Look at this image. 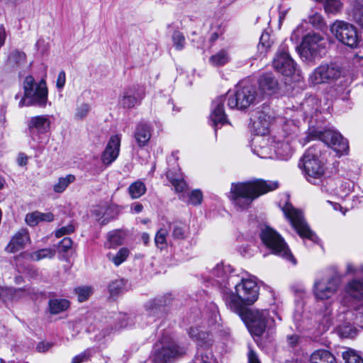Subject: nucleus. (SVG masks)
Returning a JSON list of instances; mask_svg holds the SVG:
<instances>
[{
    "instance_id": "obj_37",
    "label": "nucleus",
    "mask_w": 363,
    "mask_h": 363,
    "mask_svg": "<svg viewBox=\"0 0 363 363\" xmlns=\"http://www.w3.org/2000/svg\"><path fill=\"white\" fill-rule=\"evenodd\" d=\"M301 106L306 116H312L318 109V101L313 96L306 99Z\"/></svg>"
},
{
    "instance_id": "obj_16",
    "label": "nucleus",
    "mask_w": 363,
    "mask_h": 363,
    "mask_svg": "<svg viewBox=\"0 0 363 363\" xmlns=\"http://www.w3.org/2000/svg\"><path fill=\"white\" fill-rule=\"evenodd\" d=\"M274 140L267 134H259L252 140V148L255 154L260 158H272L273 151L272 146L274 145Z\"/></svg>"
},
{
    "instance_id": "obj_33",
    "label": "nucleus",
    "mask_w": 363,
    "mask_h": 363,
    "mask_svg": "<svg viewBox=\"0 0 363 363\" xmlns=\"http://www.w3.org/2000/svg\"><path fill=\"white\" fill-rule=\"evenodd\" d=\"M69 302L67 299H51L49 301V311L52 314H58L67 310Z\"/></svg>"
},
{
    "instance_id": "obj_6",
    "label": "nucleus",
    "mask_w": 363,
    "mask_h": 363,
    "mask_svg": "<svg viewBox=\"0 0 363 363\" xmlns=\"http://www.w3.org/2000/svg\"><path fill=\"white\" fill-rule=\"evenodd\" d=\"M247 324L252 335L261 336L267 328L274 326V320L267 310L247 309L238 313Z\"/></svg>"
},
{
    "instance_id": "obj_64",
    "label": "nucleus",
    "mask_w": 363,
    "mask_h": 363,
    "mask_svg": "<svg viewBox=\"0 0 363 363\" xmlns=\"http://www.w3.org/2000/svg\"><path fill=\"white\" fill-rule=\"evenodd\" d=\"M248 363H260L256 354L252 350L248 354Z\"/></svg>"
},
{
    "instance_id": "obj_61",
    "label": "nucleus",
    "mask_w": 363,
    "mask_h": 363,
    "mask_svg": "<svg viewBox=\"0 0 363 363\" xmlns=\"http://www.w3.org/2000/svg\"><path fill=\"white\" fill-rule=\"evenodd\" d=\"M354 19H355V21L357 22V23L358 25H359L362 27V28L363 29V13H362V12L356 13L354 15ZM358 56L360 58L363 59V54L358 55Z\"/></svg>"
},
{
    "instance_id": "obj_5",
    "label": "nucleus",
    "mask_w": 363,
    "mask_h": 363,
    "mask_svg": "<svg viewBox=\"0 0 363 363\" xmlns=\"http://www.w3.org/2000/svg\"><path fill=\"white\" fill-rule=\"evenodd\" d=\"M23 95L17 94L15 96L16 99H18V106H35L40 108H45L48 101V90L46 82L41 79L36 82L31 75L25 77L23 82Z\"/></svg>"
},
{
    "instance_id": "obj_1",
    "label": "nucleus",
    "mask_w": 363,
    "mask_h": 363,
    "mask_svg": "<svg viewBox=\"0 0 363 363\" xmlns=\"http://www.w3.org/2000/svg\"><path fill=\"white\" fill-rule=\"evenodd\" d=\"M229 289L223 291V299L228 307L236 313H243L246 306L254 303L259 295V286L251 279L232 274L228 281Z\"/></svg>"
},
{
    "instance_id": "obj_54",
    "label": "nucleus",
    "mask_w": 363,
    "mask_h": 363,
    "mask_svg": "<svg viewBox=\"0 0 363 363\" xmlns=\"http://www.w3.org/2000/svg\"><path fill=\"white\" fill-rule=\"evenodd\" d=\"M269 40V34L263 33L260 37L259 43L258 44V49L261 50L262 52H267V50L271 47V43Z\"/></svg>"
},
{
    "instance_id": "obj_41",
    "label": "nucleus",
    "mask_w": 363,
    "mask_h": 363,
    "mask_svg": "<svg viewBox=\"0 0 363 363\" xmlns=\"http://www.w3.org/2000/svg\"><path fill=\"white\" fill-rule=\"evenodd\" d=\"M179 198L189 204L196 206L201 203L203 200V194L199 189H194L188 194L187 200L185 199V195L184 194H182Z\"/></svg>"
},
{
    "instance_id": "obj_63",
    "label": "nucleus",
    "mask_w": 363,
    "mask_h": 363,
    "mask_svg": "<svg viewBox=\"0 0 363 363\" xmlns=\"http://www.w3.org/2000/svg\"><path fill=\"white\" fill-rule=\"evenodd\" d=\"M143 209V206L140 203H134L130 207V211L133 213H139Z\"/></svg>"
},
{
    "instance_id": "obj_55",
    "label": "nucleus",
    "mask_w": 363,
    "mask_h": 363,
    "mask_svg": "<svg viewBox=\"0 0 363 363\" xmlns=\"http://www.w3.org/2000/svg\"><path fill=\"white\" fill-rule=\"evenodd\" d=\"M74 226L72 224H69L67 226H64L55 231V236L57 238H61L62 236L67 234H70L74 231Z\"/></svg>"
},
{
    "instance_id": "obj_50",
    "label": "nucleus",
    "mask_w": 363,
    "mask_h": 363,
    "mask_svg": "<svg viewBox=\"0 0 363 363\" xmlns=\"http://www.w3.org/2000/svg\"><path fill=\"white\" fill-rule=\"evenodd\" d=\"M172 41L174 47L177 50L184 49L186 43V39L183 33L179 31H174L172 35Z\"/></svg>"
},
{
    "instance_id": "obj_17",
    "label": "nucleus",
    "mask_w": 363,
    "mask_h": 363,
    "mask_svg": "<svg viewBox=\"0 0 363 363\" xmlns=\"http://www.w3.org/2000/svg\"><path fill=\"white\" fill-rule=\"evenodd\" d=\"M182 352L183 351L174 344L162 347L156 345L151 357L152 362L153 363H169Z\"/></svg>"
},
{
    "instance_id": "obj_43",
    "label": "nucleus",
    "mask_w": 363,
    "mask_h": 363,
    "mask_svg": "<svg viewBox=\"0 0 363 363\" xmlns=\"http://www.w3.org/2000/svg\"><path fill=\"white\" fill-rule=\"evenodd\" d=\"M168 230L166 228H160L156 233L155 237V243L157 248L160 250L166 249L167 247V237Z\"/></svg>"
},
{
    "instance_id": "obj_21",
    "label": "nucleus",
    "mask_w": 363,
    "mask_h": 363,
    "mask_svg": "<svg viewBox=\"0 0 363 363\" xmlns=\"http://www.w3.org/2000/svg\"><path fill=\"white\" fill-rule=\"evenodd\" d=\"M121 137L115 135L111 137L101 155V161L106 166L110 165L118 157L121 146Z\"/></svg>"
},
{
    "instance_id": "obj_52",
    "label": "nucleus",
    "mask_w": 363,
    "mask_h": 363,
    "mask_svg": "<svg viewBox=\"0 0 363 363\" xmlns=\"http://www.w3.org/2000/svg\"><path fill=\"white\" fill-rule=\"evenodd\" d=\"M93 354V350L88 349L82 353L74 356L72 359V363H84L87 362Z\"/></svg>"
},
{
    "instance_id": "obj_58",
    "label": "nucleus",
    "mask_w": 363,
    "mask_h": 363,
    "mask_svg": "<svg viewBox=\"0 0 363 363\" xmlns=\"http://www.w3.org/2000/svg\"><path fill=\"white\" fill-rule=\"evenodd\" d=\"M66 82V74L65 71H61L58 74L57 80H56V87L58 90L61 91L65 84Z\"/></svg>"
},
{
    "instance_id": "obj_46",
    "label": "nucleus",
    "mask_w": 363,
    "mask_h": 363,
    "mask_svg": "<svg viewBox=\"0 0 363 363\" xmlns=\"http://www.w3.org/2000/svg\"><path fill=\"white\" fill-rule=\"evenodd\" d=\"M320 184L321 185V190L323 191L335 194L337 181L334 178H325L324 177L320 182Z\"/></svg>"
},
{
    "instance_id": "obj_20",
    "label": "nucleus",
    "mask_w": 363,
    "mask_h": 363,
    "mask_svg": "<svg viewBox=\"0 0 363 363\" xmlns=\"http://www.w3.org/2000/svg\"><path fill=\"white\" fill-rule=\"evenodd\" d=\"M29 134L33 140L36 136L49 131L50 121L47 115H40L31 117L27 123Z\"/></svg>"
},
{
    "instance_id": "obj_11",
    "label": "nucleus",
    "mask_w": 363,
    "mask_h": 363,
    "mask_svg": "<svg viewBox=\"0 0 363 363\" xmlns=\"http://www.w3.org/2000/svg\"><path fill=\"white\" fill-rule=\"evenodd\" d=\"M282 211L301 238L308 239L314 243L318 242V237L310 229L301 211L288 203L282 208Z\"/></svg>"
},
{
    "instance_id": "obj_24",
    "label": "nucleus",
    "mask_w": 363,
    "mask_h": 363,
    "mask_svg": "<svg viewBox=\"0 0 363 363\" xmlns=\"http://www.w3.org/2000/svg\"><path fill=\"white\" fill-rule=\"evenodd\" d=\"M260 94L270 96L276 93L279 88L277 80L272 74L262 75L258 81Z\"/></svg>"
},
{
    "instance_id": "obj_35",
    "label": "nucleus",
    "mask_w": 363,
    "mask_h": 363,
    "mask_svg": "<svg viewBox=\"0 0 363 363\" xmlns=\"http://www.w3.org/2000/svg\"><path fill=\"white\" fill-rule=\"evenodd\" d=\"M74 181L75 177L72 174H67L65 177H60L57 182L53 185V191L55 193L61 194Z\"/></svg>"
},
{
    "instance_id": "obj_48",
    "label": "nucleus",
    "mask_w": 363,
    "mask_h": 363,
    "mask_svg": "<svg viewBox=\"0 0 363 363\" xmlns=\"http://www.w3.org/2000/svg\"><path fill=\"white\" fill-rule=\"evenodd\" d=\"M167 177L172 183V186L174 187V189L177 192L182 193L186 189V184L183 179L174 178L172 175V173L170 172H168L167 173Z\"/></svg>"
},
{
    "instance_id": "obj_25",
    "label": "nucleus",
    "mask_w": 363,
    "mask_h": 363,
    "mask_svg": "<svg viewBox=\"0 0 363 363\" xmlns=\"http://www.w3.org/2000/svg\"><path fill=\"white\" fill-rule=\"evenodd\" d=\"M143 98L142 91L135 88H131L123 91L120 99V104L123 108H132L138 104Z\"/></svg>"
},
{
    "instance_id": "obj_8",
    "label": "nucleus",
    "mask_w": 363,
    "mask_h": 363,
    "mask_svg": "<svg viewBox=\"0 0 363 363\" xmlns=\"http://www.w3.org/2000/svg\"><path fill=\"white\" fill-rule=\"evenodd\" d=\"M188 333L198 345L196 354L193 359L194 363H216L212 351L209 348L211 345L210 335L198 327H191Z\"/></svg>"
},
{
    "instance_id": "obj_30",
    "label": "nucleus",
    "mask_w": 363,
    "mask_h": 363,
    "mask_svg": "<svg viewBox=\"0 0 363 363\" xmlns=\"http://www.w3.org/2000/svg\"><path fill=\"white\" fill-rule=\"evenodd\" d=\"M54 216L51 213H40L35 211L28 213L26 216V222L30 226H35L40 221L50 222L53 220Z\"/></svg>"
},
{
    "instance_id": "obj_3",
    "label": "nucleus",
    "mask_w": 363,
    "mask_h": 363,
    "mask_svg": "<svg viewBox=\"0 0 363 363\" xmlns=\"http://www.w3.org/2000/svg\"><path fill=\"white\" fill-rule=\"evenodd\" d=\"M279 187L276 181L255 179L247 182L232 184L230 199L238 210H243L250 206L252 201L269 191Z\"/></svg>"
},
{
    "instance_id": "obj_10",
    "label": "nucleus",
    "mask_w": 363,
    "mask_h": 363,
    "mask_svg": "<svg viewBox=\"0 0 363 363\" xmlns=\"http://www.w3.org/2000/svg\"><path fill=\"white\" fill-rule=\"evenodd\" d=\"M260 238L263 244L272 253L295 263V259L291 253L286 243L281 236L274 229L265 226L262 229Z\"/></svg>"
},
{
    "instance_id": "obj_19",
    "label": "nucleus",
    "mask_w": 363,
    "mask_h": 363,
    "mask_svg": "<svg viewBox=\"0 0 363 363\" xmlns=\"http://www.w3.org/2000/svg\"><path fill=\"white\" fill-rule=\"evenodd\" d=\"M235 274L230 265L225 266L223 263L216 264L209 272V279L220 285L225 290H228V278L230 275Z\"/></svg>"
},
{
    "instance_id": "obj_59",
    "label": "nucleus",
    "mask_w": 363,
    "mask_h": 363,
    "mask_svg": "<svg viewBox=\"0 0 363 363\" xmlns=\"http://www.w3.org/2000/svg\"><path fill=\"white\" fill-rule=\"evenodd\" d=\"M72 245V240L69 238H63L59 243V247L63 251L67 252Z\"/></svg>"
},
{
    "instance_id": "obj_36",
    "label": "nucleus",
    "mask_w": 363,
    "mask_h": 363,
    "mask_svg": "<svg viewBox=\"0 0 363 363\" xmlns=\"http://www.w3.org/2000/svg\"><path fill=\"white\" fill-rule=\"evenodd\" d=\"M353 189V184L349 180H338L335 194L340 197L347 196Z\"/></svg>"
},
{
    "instance_id": "obj_31",
    "label": "nucleus",
    "mask_w": 363,
    "mask_h": 363,
    "mask_svg": "<svg viewBox=\"0 0 363 363\" xmlns=\"http://www.w3.org/2000/svg\"><path fill=\"white\" fill-rule=\"evenodd\" d=\"M230 60V55L227 49H222L212 55L208 60L209 63L213 67H221L228 63Z\"/></svg>"
},
{
    "instance_id": "obj_51",
    "label": "nucleus",
    "mask_w": 363,
    "mask_h": 363,
    "mask_svg": "<svg viewBox=\"0 0 363 363\" xmlns=\"http://www.w3.org/2000/svg\"><path fill=\"white\" fill-rule=\"evenodd\" d=\"M79 302L86 301L92 294V289L89 286H79L74 289Z\"/></svg>"
},
{
    "instance_id": "obj_45",
    "label": "nucleus",
    "mask_w": 363,
    "mask_h": 363,
    "mask_svg": "<svg viewBox=\"0 0 363 363\" xmlns=\"http://www.w3.org/2000/svg\"><path fill=\"white\" fill-rule=\"evenodd\" d=\"M323 6L327 13L336 14L340 12L342 4L340 0H324Z\"/></svg>"
},
{
    "instance_id": "obj_29",
    "label": "nucleus",
    "mask_w": 363,
    "mask_h": 363,
    "mask_svg": "<svg viewBox=\"0 0 363 363\" xmlns=\"http://www.w3.org/2000/svg\"><path fill=\"white\" fill-rule=\"evenodd\" d=\"M169 228L172 232V237L174 240H184L189 235V228L183 223L174 222L169 225Z\"/></svg>"
},
{
    "instance_id": "obj_26",
    "label": "nucleus",
    "mask_w": 363,
    "mask_h": 363,
    "mask_svg": "<svg viewBox=\"0 0 363 363\" xmlns=\"http://www.w3.org/2000/svg\"><path fill=\"white\" fill-rule=\"evenodd\" d=\"M134 135L139 147L145 146L151 138V128L150 125L145 122L139 123L136 126Z\"/></svg>"
},
{
    "instance_id": "obj_57",
    "label": "nucleus",
    "mask_w": 363,
    "mask_h": 363,
    "mask_svg": "<svg viewBox=\"0 0 363 363\" xmlns=\"http://www.w3.org/2000/svg\"><path fill=\"white\" fill-rule=\"evenodd\" d=\"M298 128L295 125L293 121H288L283 128V130L287 134L288 136L290 135H296Z\"/></svg>"
},
{
    "instance_id": "obj_34",
    "label": "nucleus",
    "mask_w": 363,
    "mask_h": 363,
    "mask_svg": "<svg viewBox=\"0 0 363 363\" xmlns=\"http://www.w3.org/2000/svg\"><path fill=\"white\" fill-rule=\"evenodd\" d=\"M164 305V301L161 298H155L149 301L145 304V308L149 315L152 317L159 316L162 312V307Z\"/></svg>"
},
{
    "instance_id": "obj_27",
    "label": "nucleus",
    "mask_w": 363,
    "mask_h": 363,
    "mask_svg": "<svg viewBox=\"0 0 363 363\" xmlns=\"http://www.w3.org/2000/svg\"><path fill=\"white\" fill-rule=\"evenodd\" d=\"M273 145V155H276L277 157L282 160H288L293 154V148L289 143V140L283 141H274Z\"/></svg>"
},
{
    "instance_id": "obj_62",
    "label": "nucleus",
    "mask_w": 363,
    "mask_h": 363,
    "mask_svg": "<svg viewBox=\"0 0 363 363\" xmlns=\"http://www.w3.org/2000/svg\"><path fill=\"white\" fill-rule=\"evenodd\" d=\"M288 343L291 347H295L299 342V336L297 335H292L287 337Z\"/></svg>"
},
{
    "instance_id": "obj_56",
    "label": "nucleus",
    "mask_w": 363,
    "mask_h": 363,
    "mask_svg": "<svg viewBox=\"0 0 363 363\" xmlns=\"http://www.w3.org/2000/svg\"><path fill=\"white\" fill-rule=\"evenodd\" d=\"M10 60L18 64L23 62L26 58V55L23 52L19 50H14L11 52L9 57Z\"/></svg>"
},
{
    "instance_id": "obj_9",
    "label": "nucleus",
    "mask_w": 363,
    "mask_h": 363,
    "mask_svg": "<svg viewBox=\"0 0 363 363\" xmlns=\"http://www.w3.org/2000/svg\"><path fill=\"white\" fill-rule=\"evenodd\" d=\"M307 138L306 142L314 139L323 141L330 146L339 155L348 153L349 143L347 140L335 130L328 129L320 131L309 128Z\"/></svg>"
},
{
    "instance_id": "obj_60",
    "label": "nucleus",
    "mask_w": 363,
    "mask_h": 363,
    "mask_svg": "<svg viewBox=\"0 0 363 363\" xmlns=\"http://www.w3.org/2000/svg\"><path fill=\"white\" fill-rule=\"evenodd\" d=\"M359 271L363 272V269H359V268L356 267L352 263L347 264V267H346V274H355Z\"/></svg>"
},
{
    "instance_id": "obj_44",
    "label": "nucleus",
    "mask_w": 363,
    "mask_h": 363,
    "mask_svg": "<svg viewBox=\"0 0 363 363\" xmlns=\"http://www.w3.org/2000/svg\"><path fill=\"white\" fill-rule=\"evenodd\" d=\"M109 211L110 208L106 206H102L94 209L93 213L96 218L101 221L102 225H105L111 220V217L108 216Z\"/></svg>"
},
{
    "instance_id": "obj_18",
    "label": "nucleus",
    "mask_w": 363,
    "mask_h": 363,
    "mask_svg": "<svg viewBox=\"0 0 363 363\" xmlns=\"http://www.w3.org/2000/svg\"><path fill=\"white\" fill-rule=\"evenodd\" d=\"M346 296L342 299V304L347 307H352L353 304L350 303V299L362 301L363 300V279H353L347 282L345 286Z\"/></svg>"
},
{
    "instance_id": "obj_39",
    "label": "nucleus",
    "mask_w": 363,
    "mask_h": 363,
    "mask_svg": "<svg viewBox=\"0 0 363 363\" xmlns=\"http://www.w3.org/2000/svg\"><path fill=\"white\" fill-rule=\"evenodd\" d=\"M338 335L343 338H354L358 333L357 329L350 323H344L338 326Z\"/></svg>"
},
{
    "instance_id": "obj_7",
    "label": "nucleus",
    "mask_w": 363,
    "mask_h": 363,
    "mask_svg": "<svg viewBox=\"0 0 363 363\" xmlns=\"http://www.w3.org/2000/svg\"><path fill=\"white\" fill-rule=\"evenodd\" d=\"M327 40L320 34L309 33L306 35L297 50L304 61L311 62L325 55Z\"/></svg>"
},
{
    "instance_id": "obj_32",
    "label": "nucleus",
    "mask_w": 363,
    "mask_h": 363,
    "mask_svg": "<svg viewBox=\"0 0 363 363\" xmlns=\"http://www.w3.org/2000/svg\"><path fill=\"white\" fill-rule=\"evenodd\" d=\"M125 238V234L121 230H113L108 233L107 242L105 246L108 248H114L118 245H122Z\"/></svg>"
},
{
    "instance_id": "obj_22",
    "label": "nucleus",
    "mask_w": 363,
    "mask_h": 363,
    "mask_svg": "<svg viewBox=\"0 0 363 363\" xmlns=\"http://www.w3.org/2000/svg\"><path fill=\"white\" fill-rule=\"evenodd\" d=\"M252 126L256 132L259 134H267L269 128L272 122V118L264 111H257L252 114L251 118Z\"/></svg>"
},
{
    "instance_id": "obj_12",
    "label": "nucleus",
    "mask_w": 363,
    "mask_h": 363,
    "mask_svg": "<svg viewBox=\"0 0 363 363\" xmlns=\"http://www.w3.org/2000/svg\"><path fill=\"white\" fill-rule=\"evenodd\" d=\"M342 282V276L338 273L322 277L315 281L313 291L317 300H330L338 291Z\"/></svg>"
},
{
    "instance_id": "obj_13",
    "label": "nucleus",
    "mask_w": 363,
    "mask_h": 363,
    "mask_svg": "<svg viewBox=\"0 0 363 363\" xmlns=\"http://www.w3.org/2000/svg\"><path fill=\"white\" fill-rule=\"evenodd\" d=\"M342 68L337 64H323L310 74L309 81L313 85L333 83L342 75Z\"/></svg>"
},
{
    "instance_id": "obj_47",
    "label": "nucleus",
    "mask_w": 363,
    "mask_h": 363,
    "mask_svg": "<svg viewBox=\"0 0 363 363\" xmlns=\"http://www.w3.org/2000/svg\"><path fill=\"white\" fill-rule=\"evenodd\" d=\"M55 255V250L52 248H45L33 252L30 254L33 260L39 261L45 258H52Z\"/></svg>"
},
{
    "instance_id": "obj_53",
    "label": "nucleus",
    "mask_w": 363,
    "mask_h": 363,
    "mask_svg": "<svg viewBox=\"0 0 363 363\" xmlns=\"http://www.w3.org/2000/svg\"><path fill=\"white\" fill-rule=\"evenodd\" d=\"M90 111V106L89 104L83 103L77 106L75 112V118L77 119L84 118Z\"/></svg>"
},
{
    "instance_id": "obj_4",
    "label": "nucleus",
    "mask_w": 363,
    "mask_h": 363,
    "mask_svg": "<svg viewBox=\"0 0 363 363\" xmlns=\"http://www.w3.org/2000/svg\"><path fill=\"white\" fill-rule=\"evenodd\" d=\"M325 159L320 148L315 145L309 147L298 163L306 179L311 184L319 185L326 172Z\"/></svg>"
},
{
    "instance_id": "obj_2",
    "label": "nucleus",
    "mask_w": 363,
    "mask_h": 363,
    "mask_svg": "<svg viewBox=\"0 0 363 363\" xmlns=\"http://www.w3.org/2000/svg\"><path fill=\"white\" fill-rule=\"evenodd\" d=\"M258 99L256 88L253 86H240L234 94L220 96L212 102L210 118L213 125H223L228 123L224 111V104L228 101V106L233 109L244 110L252 105Z\"/></svg>"
},
{
    "instance_id": "obj_40",
    "label": "nucleus",
    "mask_w": 363,
    "mask_h": 363,
    "mask_svg": "<svg viewBox=\"0 0 363 363\" xmlns=\"http://www.w3.org/2000/svg\"><path fill=\"white\" fill-rule=\"evenodd\" d=\"M129 252H130L127 248L123 247V248L120 249L116 255L112 254V253H108L107 255V257L116 266H119L123 262L125 261V259H127V257L129 255Z\"/></svg>"
},
{
    "instance_id": "obj_49",
    "label": "nucleus",
    "mask_w": 363,
    "mask_h": 363,
    "mask_svg": "<svg viewBox=\"0 0 363 363\" xmlns=\"http://www.w3.org/2000/svg\"><path fill=\"white\" fill-rule=\"evenodd\" d=\"M125 288V281L123 279H116L113 281L108 286L109 292L111 296H116L121 293Z\"/></svg>"
},
{
    "instance_id": "obj_42",
    "label": "nucleus",
    "mask_w": 363,
    "mask_h": 363,
    "mask_svg": "<svg viewBox=\"0 0 363 363\" xmlns=\"http://www.w3.org/2000/svg\"><path fill=\"white\" fill-rule=\"evenodd\" d=\"M345 363H363V358L354 350L347 349L342 354Z\"/></svg>"
},
{
    "instance_id": "obj_23",
    "label": "nucleus",
    "mask_w": 363,
    "mask_h": 363,
    "mask_svg": "<svg viewBox=\"0 0 363 363\" xmlns=\"http://www.w3.org/2000/svg\"><path fill=\"white\" fill-rule=\"evenodd\" d=\"M29 241L28 230L22 228L12 237L5 250L9 253H15L23 249Z\"/></svg>"
},
{
    "instance_id": "obj_15",
    "label": "nucleus",
    "mask_w": 363,
    "mask_h": 363,
    "mask_svg": "<svg viewBox=\"0 0 363 363\" xmlns=\"http://www.w3.org/2000/svg\"><path fill=\"white\" fill-rule=\"evenodd\" d=\"M273 67L277 71L285 76H291L295 72V63L290 57L288 49L285 45L281 46L278 50L273 61Z\"/></svg>"
},
{
    "instance_id": "obj_28",
    "label": "nucleus",
    "mask_w": 363,
    "mask_h": 363,
    "mask_svg": "<svg viewBox=\"0 0 363 363\" xmlns=\"http://www.w3.org/2000/svg\"><path fill=\"white\" fill-rule=\"evenodd\" d=\"M310 363H337L335 356L328 350H316L310 356Z\"/></svg>"
},
{
    "instance_id": "obj_14",
    "label": "nucleus",
    "mask_w": 363,
    "mask_h": 363,
    "mask_svg": "<svg viewBox=\"0 0 363 363\" xmlns=\"http://www.w3.org/2000/svg\"><path fill=\"white\" fill-rule=\"evenodd\" d=\"M330 31L342 44L350 47H357L359 38L356 28L347 22L336 21L330 26Z\"/></svg>"
},
{
    "instance_id": "obj_38",
    "label": "nucleus",
    "mask_w": 363,
    "mask_h": 363,
    "mask_svg": "<svg viewBox=\"0 0 363 363\" xmlns=\"http://www.w3.org/2000/svg\"><path fill=\"white\" fill-rule=\"evenodd\" d=\"M146 186L145 184L140 181H136L131 184L128 187V193L133 199H138L145 194Z\"/></svg>"
}]
</instances>
